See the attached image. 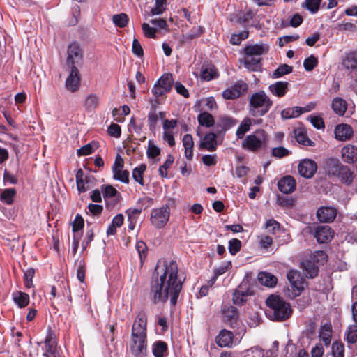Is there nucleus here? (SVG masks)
I'll list each match as a JSON object with an SVG mask.
<instances>
[{
	"label": "nucleus",
	"mask_w": 357,
	"mask_h": 357,
	"mask_svg": "<svg viewBox=\"0 0 357 357\" xmlns=\"http://www.w3.org/2000/svg\"><path fill=\"white\" fill-rule=\"evenodd\" d=\"M183 284V280L178 278L176 261L160 259L151 277L149 298L153 305H164L169 299L170 306L174 307Z\"/></svg>",
	"instance_id": "nucleus-1"
},
{
	"label": "nucleus",
	"mask_w": 357,
	"mask_h": 357,
	"mask_svg": "<svg viewBox=\"0 0 357 357\" xmlns=\"http://www.w3.org/2000/svg\"><path fill=\"white\" fill-rule=\"evenodd\" d=\"M266 305L269 307L267 316L273 321H282L287 320L292 314L289 303L278 295L271 294L266 300Z\"/></svg>",
	"instance_id": "nucleus-2"
},
{
	"label": "nucleus",
	"mask_w": 357,
	"mask_h": 357,
	"mask_svg": "<svg viewBox=\"0 0 357 357\" xmlns=\"http://www.w3.org/2000/svg\"><path fill=\"white\" fill-rule=\"evenodd\" d=\"M273 105V100L264 91L254 93L249 98V113L254 117L263 116Z\"/></svg>",
	"instance_id": "nucleus-3"
},
{
	"label": "nucleus",
	"mask_w": 357,
	"mask_h": 357,
	"mask_svg": "<svg viewBox=\"0 0 357 357\" xmlns=\"http://www.w3.org/2000/svg\"><path fill=\"white\" fill-rule=\"evenodd\" d=\"M287 278L289 285L287 287L286 294L290 298H294L301 294L304 290V278L300 272L296 270H290L287 272Z\"/></svg>",
	"instance_id": "nucleus-4"
},
{
	"label": "nucleus",
	"mask_w": 357,
	"mask_h": 357,
	"mask_svg": "<svg viewBox=\"0 0 357 357\" xmlns=\"http://www.w3.org/2000/svg\"><path fill=\"white\" fill-rule=\"evenodd\" d=\"M147 340V317L144 313H139L134 320L131 329V341Z\"/></svg>",
	"instance_id": "nucleus-5"
},
{
	"label": "nucleus",
	"mask_w": 357,
	"mask_h": 357,
	"mask_svg": "<svg viewBox=\"0 0 357 357\" xmlns=\"http://www.w3.org/2000/svg\"><path fill=\"white\" fill-rule=\"evenodd\" d=\"M255 133L256 135H247L242 144L244 149L254 153L257 152L261 148L267 136L265 130L262 129L256 130Z\"/></svg>",
	"instance_id": "nucleus-6"
},
{
	"label": "nucleus",
	"mask_w": 357,
	"mask_h": 357,
	"mask_svg": "<svg viewBox=\"0 0 357 357\" xmlns=\"http://www.w3.org/2000/svg\"><path fill=\"white\" fill-rule=\"evenodd\" d=\"M170 208L167 204L152 209L151 212L150 222L157 228L162 229L165 227L169 220Z\"/></svg>",
	"instance_id": "nucleus-7"
},
{
	"label": "nucleus",
	"mask_w": 357,
	"mask_h": 357,
	"mask_svg": "<svg viewBox=\"0 0 357 357\" xmlns=\"http://www.w3.org/2000/svg\"><path fill=\"white\" fill-rule=\"evenodd\" d=\"M327 255L323 250H319L315 252V254L312 257V260H307L303 262V271L307 278H314L319 273V266L315 264V261H319L320 259L322 262H325L327 260Z\"/></svg>",
	"instance_id": "nucleus-8"
},
{
	"label": "nucleus",
	"mask_w": 357,
	"mask_h": 357,
	"mask_svg": "<svg viewBox=\"0 0 357 357\" xmlns=\"http://www.w3.org/2000/svg\"><path fill=\"white\" fill-rule=\"evenodd\" d=\"M174 84V79L172 74L165 73L160 79L154 84L152 89V93L153 96L158 98L167 93H169L172 88Z\"/></svg>",
	"instance_id": "nucleus-9"
},
{
	"label": "nucleus",
	"mask_w": 357,
	"mask_h": 357,
	"mask_svg": "<svg viewBox=\"0 0 357 357\" xmlns=\"http://www.w3.org/2000/svg\"><path fill=\"white\" fill-rule=\"evenodd\" d=\"M45 347L43 348L45 357H59V351L57 349L58 340L56 331L48 327L47 335L44 340Z\"/></svg>",
	"instance_id": "nucleus-10"
},
{
	"label": "nucleus",
	"mask_w": 357,
	"mask_h": 357,
	"mask_svg": "<svg viewBox=\"0 0 357 357\" xmlns=\"http://www.w3.org/2000/svg\"><path fill=\"white\" fill-rule=\"evenodd\" d=\"M248 89L247 83L242 80L237 81L230 87L225 89L222 96L225 100H234L239 98L245 93Z\"/></svg>",
	"instance_id": "nucleus-11"
},
{
	"label": "nucleus",
	"mask_w": 357,
	"mask_h": 357,
	"mask_svg": "<svg viewBox=\"0 0 357 357\" xmlns=\"http://www.w3.org/2000/svg\"><path fill=\"white\" fill-rule=\"evenodd\" d=\"M67 54L66 64L70 68L76 66V64L82 61L83 52L80 45L76 42L72 43L68 45Z\"/></svg>",
	"instance_id": "nucleus-12"
},
{
	"label": "nucleus",
	"mask_w": 357,
	"mask_h": 357,
	"mask_svg": "<svg viewBox=\"0 0 357 357\" xmlns=\"http://www.w3.org/2000/svg\"><path fill=\"white\" fill-rule=\"evenodd\" d=\"M298 170L301 176L310 178L316 173L317 165V163L311 159H303L300 161Z\"/></svg>",
	"instance_id": "nucleus-13"
},
{
	"label": "nucleus",
	"mask_w": 357,
	"mask_h": 357,
	"mask_svg": "<svg viewBox=\"0 0 357 357\" xmlns=\"http://www.w3.org/2000/svg\"><path fill=\"white\" fill-rule=\"evenodd\" d=\"M237 123L238 121L232 117L227 116H219L215 124V129L218 135H224L228 130Z\"/></svg>",
	"instance_id": "nucleus-14"
},
{
	"label": "nucleus",
	"mask_w": 357,
	"mask_h": 357,
	"mask_svg": "<svg viewBox=\"0 0 357 357\" xmlns=\"http://www.w3.org/2000/svg\"><path fill=\"white\" fill-rule=\"evenodd\" d=\"M256 15V12L250 8H246L242 13L236 16V22L238 24L246 28L248 26H253L257 29H260L261 26L259 23L255 24H249L250 21L253 20Z\"/></svg>",
	"instance_id": "nucleus-15"
},
{
	"label": "nucleus",
	"mask_w": 357,
	"mask_h": 357,
	"mask_svg": "<svg viewBox=\"0 0 357 357\" xmlns=\"http://www.w3.org/2000/svg\"><path fill=\"white\" fill-rule=\"evenodd\" d=\"M80 80L81 77L77 68L76 66L70 68V73L65 83L66 88L72 93L76 92L79 89Z\"/></svg>",
	"instance_id": "nucleus-16"
},
{
	"label": "nucleus",
	"mask_w": 357,
	"mask_h": 357,
	"mask_svg": "<svg viewBox=\"0 0 357 357\" xmlns=\"http://www.w3.org/2000/svg\"><path fill=\"white\" fill-rule=\"evenodd\" d=\"M333 230L327 225L317 226L314 231V237L319 243H327L333 238Z\"/></svg>",
	"instance_id": "nucleus-17"
},
{
	"label": "nucleus",
	"mask_w": 357,
	"mask_h": 357,
	"mask_svg": "<svg viewBox=\"0 0 357 357\" xmlns=\"http://www.w3.org/2000/svg\"><path fill=\"white\" fill-rule=\"evenodd\" d=\"M278 187L282 193L289 194L295 190L296 182L292 176H284L278 181Z\"/></svg>",
	"instance_id": "nucleus-18"
},
{
	"label": "nucleus",
	"mask_w": 357,
	"mask_h": 357,
	"mask_svg": "<svg viewBox=\"0 0 357 357\" xmlns=\"http://www.w3.org/2000/svg\"><path fill=\"white\" fill-rule=\"evenodd\" d=\"M223 321L231 328H234L238 319V313L236 307L234 306L225 307L222 309Z\"/></svg>",
	"instance_id": "nucleus-19"
},
{
	"label": "nucleus",
	"mask_w": 357,
	"mask_h": 357,
	"mask_svg": "<svg viewBox=\"0 0 357 357\" xmlns=\"http://www.w3.org/2000/svg\"><path fill=\"white\" fill-rule=\"evenodd\" d=\"M354 135L352 127L348 124H339L335 128V136L337 140L347 141L350 139Z\"/></svg>",
	"instance_id": "nucleus-20"
},
{
	"label": "nucleus",
	"mask_w": 357,
	"mask_h": 357,
	"mask_svg": "<svg viewBox=\"0 0 357 357\" xmlns=\"http://www.w3.org/2000/svg\"><path fill=\"white\" fill-rule=\"evenodd\" d=\"M337 215V210L334 207H321L317 210V216L322 222H333Z\"/></svg>",
	"instance_id": "nucleus-21"
},
{
	"label": "nucleus",
	"mask_w": 357,
	"mask_h": 357,
	"mask_svg": "<svg viewBox=\"0 0 357 357\" xmlns=\"http://www.w3.org/2000/svg\"><path fill=\"white\" fill-rule=\"evenodd\" d=\"M217 147V134L214 132L206 134L199 146V149H205L211 152L216 151Z\"/></svg>",
	"instance_id": "nucleus-22"
},
{
	"label": "nucleus",
	"mask_w": 357,
	"mask_h": 357,
	"mask_svg": "<svg viewBox=\"0 0 357 357\" xmlns=\"http://www.w3.org/2000/svg\"><path fill=\"white\" fill-rule=\"evenodd\" d=\"M243 51L248 57L260 56L268 51V47L264 44L247 45Z\"/></svg>",
	"instance_id": "nucleus-23"
},
{
	"label": "nucleus",
	"mask_w": 357,
	"mask_h": 357,
	"mask_svg": "<svg viewBox=\"0 0 357 357\" xmlns=\"http://www.w3.org/2000/svg\"><path fill=\"white\" fill-rule=\"evenodd\" d=\"M289 84L287 82L278 81L268 86V91L278 98L284 97L289 91Z\"/></svg>",
	"instance_id": "nucleus-24"
},
{
	"label": "nucleus",
	"mask_w": 357,
	"mask_h": 357,
	"mask_svg": "<svg viewBox=\"0 0 357 357\" xmlns=\"http://www.w3.org/2000/svg\"><path fill=\"white\" fill-rule=\"evenodd\" d=\"M343 160L349 164L357 161V147L354 145L347 144L341 151Z\"/></svg>",
	"instance_id": "nucleus-25"
},
{
	"label": "nucleus",
	"mask_w": 357,
	"mask_h": 357,
	"mask_svg": "<svg viewBox=\"0 0 357 357\" xmlns=\"http://www.w3.org/2000/svg\"><path fill=\"white\" fill-rule=\"evenodd\" d=\"M148 341L130 342V351L135 357H145L147 355Z\"/></svg>",
	"instance_id": "nucleus-26"
},
{
	"label": "nucleus",
	"mask_w": 357,
	"mask_h": 357,
	"mask_svg": "<svg viewBox=\"0 0 357 357\" xmlns=\"http://www.w3.org/2000/svg\"><path fill=\"white\" fill-rule=\"evenodd\" d=\"M232 332L223 329L215 338L217 344L220 347H230L233 343Z\"/></svg>",
	"instance_id": "nucleus-27"
},
{
	"label": "nucleus",
	"mask_w": 357,
	"mask_h": 357,
	"mask_svg": "<svg viewBox=\"0 0 357 357\" xmlns=\"http://www.w3.org/2000/svg\"><path fill=\"white\" fill-rule=\"evenodd\" d=\"M347 107L348 104L347 101L340 97H336L332 100L331 108L334 113L338 116H344L347 109Z\"/></svg>",
	"instance_id": "nucleus-28"
},
{
	"label": "nucleus",
	"mask_w": 357,
	"mask_h": 357,
	"mask_svg": "<svg viewBox=\"0 0 357 357\" xmlns=\"http://www.w3.org/2000/svg\"><path fill=\"white\" fill-rule=\"evenodd\" d=\"M310 109L306 107H294L292 108H286L281 112L282 119H289L292 118H296L303 113L309 112Z\"/></svg>",
	"instance_id": "nucleus-29"
},
{
	"label": "nucleus",
	"mask_w": 357,
	"mask_h": 357,
	"mask_svg": "<svg viewBox=\"0 0 357 357\" xmlns=\"http://www.w3.org/2000/svg\"><path fill=\"white\" fill-rule=\"evenodd\" d=\"M12 298L14 303L20 307L24 308L26 307L30 301L29 295L26 293L15 291L12 293Z\"/></svg>",
	"instance_id": "nucleus-30"
},
{
	"label": "nucleus",
	"mask_w": 357,
	"mask_h": 357,
	"mask_svg": "<svg viewBox=\"0 0 357 357\" xmlns=\"http://www.w3.org/2000/svg\"><path fill=\"white\" fill-rule=\"evenodd\" d=\"M142 213V208H130L126 210V213L128 215V228L129 230H134L136 223Z\"/></svg>",
	"instance_id": "nucleus-31"
},
{
	"label": "nucleus",
	"mask_w": 357,
	"mask_h": 357,
	"mask_svg": "<svg viewBox=\"0 0 357 357\" xmlns=\"http://www.w3.org/2000/svg\"><path fill=\"white\" fill-rule=\"evenodd\" d=\"M258 280L261 284L268 287H275L278 282L277 278L267 272H260L258 275Z\"/></svg>",
	"instance_id": "nucleus-32"
},
{
	"label": "nucleus",
	"mask_w": 357,
	"mask_h": 357,
	"mask_svg": "<svg viewBox=\"0 0 357 357\" xmlns=\"http://www.w3.org/2000/svg\"><path fill=\"white\" fill-rule=\"evenodd\" d=\"M342 66L348 69L354 70L357 68V51H353L346 54L344 58Z\"/></svg>",
	"instance_id": "nucleus-33"
},
{
	"label": "nucleus",
	"mask_w": 357,
	"mask_h": 357,
	"mask_svg": "<svg viewBox=\"0 0 357 357\" xmlns=\"http://www.w3.org/2000/svg\"><path fill=\"white\" fill-rule=\"evenodd\" d=\"M243 66L248 70L259 71L261 67V58L245 57L243 61Z\"/></svg>",
	"instance_id": "nucleus-34"
},
{
	"label": "nucleus",
	"mask_w": 357,
	"mask_h": 357,
	"mask_svg": "<svg viewBox=\"0 0 357 357\" xmlns=\"http://www.w3.org/2000/svg\"><path fill=\"white\" fill-rule=\"evenodd\" d=\"M99 102V96L95 93H91L86 97L84 107L86 111L92 112L98 107Z\"/></svg>",
	"instance_id": "nucleus-35"
},
{
	"label": "nucleus",
	"mask_w": 357,
	"mask_h": 357,
	"mask_svg": "<svg viewBox=\"0 0 357 357\" xmlns=\"http://www.w3.org/2000/svg\"><path fill=\"white\" fill-rule=\"evenodd\" d=\"M332 325L331 323H326L321 326L319 337L325 345H329L331 341Z\"/></svg>",
	"instance_id": "nucleus-36"
},
{
	"label": "nucleus",
	"mask_w": 357,
	"mask_h": 357,
	"mask_svg": "<svg viewBox=\"0 0 357 357\" xmlns=\"http://www.w3.org/2000/svg\"><path fill=\"white\" fill-rule=\"evenodd\" d=\"M342 166V165L337 159L330 158L326 161L325 169L328 174L337 176Z\"/></svg>",
	"instance_id": "nucleus-37"
},
{
	"label": "nucleus",
	"mask_w": 357,
	"mask_h": 357,
	"mask_svg": "<svg viewBox=\"0 0 357 357\" xmlns=\"http://www.w3.org/2000/svg\"><path fill=\"white\" fill-rule=\"evenodd\" d=\"M167 349V344L164 341H155L152 345V352L155 357H164Z\"/></svg>",
	"instance_id": "nucleus-38"
},
{
	"label": "nucleus",
	"mask_w": 357,
	"mask_h": 357,
	"mask_svg": "<svg viewBox=\"0 0 357 357\" xmlns=\"http://www.w3.org/2000/svg\"><path fill=\"white\" fill-rule=\"evenodd\" d=\"M295 139L297 142L302 145L307 146H315V143L307 136L305 131L302 129L295 130Z\"/></svg>",
	"instance_id": "nucleus-39"
},
{
	"label": "nucleus",
	"mask_w": 357,
	"mask_h": 357,
	"mask_svg": "<svg viewBox=\"0 0 357 357\" xmlns=\"http://www.w3.org/2000/svg\"><path fill=\"white\" fill-rule=\"evenodd\" d=\"M219 73L214 66L204 68L201 71V78L205 81H211L218 78Z\"/></svg>",
	"instance_id": "nucleus-40"
},
{
	"label": "nucleus",
	"mask_w": 357,
	"mask_h": 357,
	"mask_svg": "<svg viewBox=\"0 0 357 357\" xmlns=\"http://www.w3.org/2000/svg\"><path fill=\"white\" fill-rule=\"evenodd\" d=\"M17 191L15 188L4 189L0 193V199L5 204L8 205H11L13 204L14 197H15Z\"/></svg>",
	"instance_id": "nucleus-41"
},
{
	"label": "nucleus",
	"mask_w": 357,
	"mask_h": 357,
	"mask_svg": "<svg viewBox=\"0 0 357 357\" xmlns=\"http://www.w3.org/2000/svg\"><path fill=\"white\" fill-rule=\"evenodd\" d=\"M198 122L200 126L210 128L215 125L213 115L207 112H203L198 115Z\"/></svg>",
	"instance_id": "nucleus-42"
},
{
	"label": "nucleus",
	"mask_w": 357,
	"mask_h": 357,
	"mask_svg": "<svg viewBox=\"0 0 357 357\" xmlns=\"http://www.w3.org/2000/svg\"><path fill=\"white\" fill-rule=\"evenodd\" d=\"M353 175L354 172L347 166L342 165L337 176L342 182L349 185L353 181Z\"/></svg>",
	"instance_id": "nucleus-43"
},
{
	"label": "nucleus",
	"mask_w": 357,
	"mask_h": 357,
	"mask_svg": "<svg viewBox=\"0 0 357 357\" xmlns=\"http://www.w3.org/2000/svg\"><path fill=\"white\" fill-rule=\"evenodd\" d=\"M292 71V66L286 63L281 64L273 72L272 77L273 79H278L285 75L290 74Z\"/></svg>",
	"instance_id": "nucleus-44"
},
{
	"label": "nucleus",
	"mask_w": 357,
	"mask_h": 357,
	"mask_svg": "<svg viewBox=\"0 0 357 357\" xmlns=\"http://www.w3.org/2000/svg\"><path fill=\"white\" fill-rule=\"evenodd\" d=\"M113 23L119 28L127 26L129 22L128 15L124 13L114 15L112 17Z\"/></svg>",
	"instance_id": "nucleus-45"
},
{
	"label": "nucleus",
	"mask_w": 357,
	"mask_h": 357,
	"mask_svg": "<svg viewBox=\"0 0 357 357\" xmlns=\"http://www.w3.org/2000/svg\"><path fill=\"white\" fill-rule=\"evenodd\" d=\"M146 169L145 164H141L138 167H135L132 171V177L136 182L141 185H144L143 174Z\"/></svg>",
	"instance_id": "nucleus-46"
},
{
	"label": "nucleus",
	"mask_w": 357,
	"mask_h": 357,
	"mask_svg": "<svg viewBox=\"0 0 357 357\" xmlns=\"http://www.w3.org/2000/svg\"><path fill=\"white\" fill-rule=\"evenodd\" d=\"M251 123V119L249 118H245L242 121L236 133L238 139H242L243 137L245 132L250 130Z\"/></svg>",
	"instance_id": "nucleus-47"
},
{
	"label": "nucleus",
	"mask_w": 357,
	"mask_h": 357,
	"mask_svg": "<svg viewBox=\"0 0 357 357\" xmlns=\"http://www.w3.org/2000/svg\"><path fill=\"white\" fill-rule=\"evenodd\" d=\"M174 160V157L172 155H168L167 158L165 162L159 167L158 172L159 175L162 178L167 177V169L172 166Z\"/></svg>",
	"instance_id": "nucleus-48"
},
{
	"label": "nucleus",
	"mask_w": 357,
	"mask_h": 357,
	"mask_svg": "<svg viewBox=\"0 0 357 357\" xmlns=\"http://www.w3.org/2000/svg\"><path fill=\"white\" fill-rule=\"evenodd\" d=\"M346 340L350 344L357 342V325H351L348 328L346 333Z\"/></svg>",
	"instance_id": "nucleus-49"
},
{
	"label": "nucleus",
	"mask_w": 357,
	"mask_h": 357,
	"mask_svg": "<svg viewBox=\"0 0 357 357\" xmlns=\"http://www.w3.org/2000/svg\"><path fill=\"white\" fill-rule=\"evenodd\" d=\"M249 36V31L247 30L242 31L238 33H234L231 35L229 42L234 45H238L242 40H245Z\"/></svg>",
	"instance_id": "nucleus-50"
},
{
	"label": "nucleus",
	"mask_w": 357,
	"mask_h": 357,
	"mask_svg": "<svg viewBox=\"0 0 357 357\" xmlns=\"http://www.w3.org/2000/svg\"><path fill=\"white\" fill-rule=\"evenodd\" d=\"M103 197L105 199L112 198L116 195H120V193L111 185H102L101 186Z\"/></svg>",
	"instance_id": "nucleus-51"
},
{
	"label": "nucleus",
	"mask_w": 357,
	"mask_h": 357,
	"mask_svg": "<svg viewBox=\"0 0 357 357\" xmlns=\"http://www.w3.org/2000/svg\"><path fill=\"white\" fill-rule=\"evenodd\" d=\"M35 275V269L32 267L24 271V283L26 288H31L33 285V278Z\"/></svg>",
	"instance_id": "nucleus-52"
},
{
	"label": "nucleus",
	"mask_w": 357,
	"mask_h": 357,
	"mask_svg": "<svg viewBox=\"0 0 357 357\" xmlns=\"http://www.w3.org/2000/svg\"><path fill=\"white\" fill-rule=\"evenodd\" d=\"M167 0H155V6L151 9L152 15H160L166 9Z\"/></svg>",
	"instance_id": "nucleus-53"
},
{
	"label": "nucleus",
	"mask_w": 357,
	"mask_h": 357,
	"mask_svg": "<svg viewBox=\"0 0 357 357\" xmlns=\"http://www.w3.org/2000/svg\"><path fill=\"white\" fill-rule=\"evenodd\" d=\"M248 294L246 291L236 290L232 296V301L235 305H243L245 303Z\"/></svg>",
	"instance_id": "nucleus-54"
},
{
	"label": "nucleus",
	"mask_w": 357,
	"mask_h": 357,
	"mask_svg": "<svg viewBox=\"0 0 357 357\" xmlns=\"http://www.w3.org/2000/svg\"><path fill=\"white\" fill-rule=\"evenodd\" d=\"M147 117L149 130L151 132H155L157 123L158 121V115L155 111L150 110Z\"/></svg>",
	"instance_id": "nucleus-55"
},
{
	"label": "nucleus",
	"mask_w": 357,
	"mask_h": 357,
	"mask_svg": "<svg viewBox=\"0 0 357 357\" xmlns=\"http://www.w3.org/2000/svg\"><path fill=\"white\" fill-rule=\"evenodd\" d=\"M136 249L138 252L140 261L143 263L146 259L148 253L147 245L144 241H139L136 243Z\"/></svg>",
	"instance_id": "nucleus-56"
},
{
	"label": "nucleus",
	"mask_w": 357,
	"mask_h": 357,
	"mask_svg": "<svg viewBox=\"0 0 357 357\" xmlns=\"http://www.w3.org/2000/svg\"><path fill=\"white\" fill-rule=\"evenodd\" d=\"M129 175L130 173L128 170L119 169L113 172V177L114 179L126 184L129 183Z\"/></svg>",
	"instance_id": "nucleus-57"
},
{
	"label": "nucleus",
	"mask_w": 357,
	"mask_h": 357,
	"mask_svg": "<svg viewBox=\"0 0 357 357\" xmlns=\"http://www.w3.org/2000/svg\"><path fill=\"white\" fill-rule=\"evenodd\" d=\"M344 346L341 342L335 341L332 344V353L334 357H344Z\"/></svg>",
	"instance_id": "nucleus-58"
},
{
	"label": "nucleus",
	"mask_w": 357,
	"mask_h": 357,
	"mask_svg": "<svg viewBox=\"0 0 357 357\" xmlns=\"http://www.w3.org/2000/svg\"><path fill=\"white\" fill-rule=\"evenodd\" d=\"M318 65V59L314 56L311 55L306 58L303 61V66L306 71H312Z\"/></svg>",
	"instance_id": "nucleus-59"
},
{
	"label": "nucleus",
	"mask_w": 357,
	"mask_h": 357,
	"mask_svg": "<svg viewBox=\"0 0 357 357\" xmlns=\"http://www.w3.org/2000/svg\"><path fill=\"white\" fill-rule=\"evenodd\" d=\"M241 248V242L238 238H232L229 241V252L231 255H235Z\"/></svg>",
	"instance_id": "nucleus-60"
},
{
	"label": "nucleus",
	"mask_w": 357,
	"mask_h": 357,
	"mask_svg": "<svg viewBox=\"0 0 357 357\" xmlns=\"http://www.w3.org/2000/svg\"><path fill=\"white\" fill-rule=\"evenodd\" d=\"M161 150L159 147L154 145L150 140L148 144V149L146 151L147 157L153 159L160 154Z\"/></svg>",
	"instance_id": "nucleus-61"
},
{
	"label": "nucleus",
	"mask_w": 357,
	"mask_h": 357,
	"mask_svg": "<svg viewBox=\"0 0 357 357\" xmlns=\"http://www.w3.org/2000/svg\"><path fill=\"white\" fill-rule=\"evenodd\" d=\"M84 226V220L82 215L77 213L75 215V220L72 224V230L73 233H77L82 230Z\"/></svg>",
	"instance_id": "nucleus-62"
},
{
	"label": "nucleus",
	"mask_w": 357,
	"mask_h": 357,
	"mask_svg": "<svg viewBox=\"0 0 357 357\" xmlns=\"http://www.w3.org/2000/svg\"><path fill=\"white\" fill-rule=\"evenodd\" d=\"M86 270V262L84 259H81L78 262V267L77 269V278L80 282H84Z\"/></svg>",
	"instance_id": "nucleus-63"
},
{
	"label": "nucleus",
	"mask_w": 357,
	"mask_h": 357,
	"mask_svg": "<svg viewBox=\"0 0 357 357\" xmlns=\"http://www.w3.org/2000/svg\"><path fill=\"white\" fill-rule=\"evenodd\" d=\"M142 29L146 37L149 38H156L157 29L155 28L151 27L147 23H144L142 25Z\"/></svg>",
	"instance_id": "nucleus-64"
}]
</instances>
